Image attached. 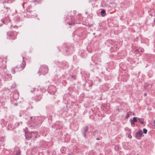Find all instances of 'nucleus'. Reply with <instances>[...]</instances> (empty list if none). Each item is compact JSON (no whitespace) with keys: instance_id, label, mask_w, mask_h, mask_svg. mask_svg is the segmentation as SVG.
<instances>
[{"instance_id":"1","label":"nucleus","mask_w":155,"mask_h":155,"mask_svg":"<svg viewBox=\"0 0 155 155\" xmlns=\"http://www.w3.org/2000/svg\"><path fill=\"white\" fill-rule=\"evenodd\" d=\"M48 66L46 65H43L41 66L38 73L39 74V75L41 74L43 75H45L48 72Z\"/></svg>"},{"instance_id":"2","label":"nucleus","mask_w":155,"mask_h":155,"mask_svg":"<svg viewBox=\"0 0 155 155\" xmlns=\"http://www.w3.org/2000/svg\"><path fill=\"white\" fill-rule=\"evenodd\" d=\"M8 38L14 40L16 38L17 33L15 31H9L7 32Z\"/></svg>"},{"instance_id":"3","label":"nucleus","mask_w":155,"mask_h":155,"mask_svg":"<svg viewBox=\"0 0 155 155\" xmlns=\"http://www.w3.org/2000/svg\"><path fill=\"white\" fill-rule=\"evenodd\" d=\"M8 3H7V4H4V7L2 10V11L3 12V14L6 15L7 13L8 12L10 11V8L9 6H8Z\"/></svg>"},{"instance_id":"4","label":"nucleus","mask_w":155,"mask_h":155,"mask_svg":"<svg viewBox=\"0 0 155 155\" xmlns=\"http://www.w3.org/2000/svg\"><path fill=\"white\" fill-rule=\"evenodd\" d=\"M26 66V63L24 61L20 64H18L16 66V68H17L19 71L22 70Z\"/></svg>"},{"instance_id":"5","label":"nucleus","mask_w":155,"mask_h":155,"mask_svg":"<svg viewBox=\"0 0 155 155\" xmlns=\"http://www.w3.org/2000/svg\"><path fill=\"white\" fill-rule=\"evenodd\" d=\"M36 134L37 133H35V132L33 131H31V133H26V138L27 139L29 140H30V138L32 137H33V134Z\"/></svg>"},{"instance_id":"6","label":"nucleus","mask_w":155,"mask_h":155,"mask_svg":"<svg viewBox=\"0 0 155 155\" xmlns=\"http://www.w3.org/2000/svg\"><path fill=\"white\" fill-rule=\"evenodd\" d=\"M40 117H34V118H33L32 117H30V119H33V124H34V123L35 124H37L38 125H39V123L38 122H37V120H38V119H39V118H40Z\"/></svg>"},{"instance_id":"7","label":"nucleus","mask_w":155,"mask_h":155,"mask_svg":"<svg viewBox=\"0 0 155 155\" xmlns=\"http://www.w3.org/2000/svg\"><path fill=\"white\" fill-rule=\"evenodd\" d=\"M88 127L87 126H86L84 127L83 128L84 131L83 132V134L84 137L85 138L86 137V134L88 130Z\"/></svg>"},{"instance_id":"8","label":"nucleus","mask_w":155,"mask_h":155,"mask_svg":"<svg viewBox=\"0 0 155 155\" xmlns=\"http://www.w3.org/2000/svg\"><path fill=\"white\" fill-rule=\"evenodd\" d=\"M48 89L49 90H51V89L53 91H53V94L54 93L57 91L56 87L53 85H51L49 86Z\"/></svg>"},{"instance_id":"9","label":"nucleus","mask_w":155,"mask_h":155,"mask_svg":"<svg viewBox=\"0 0 155 155\" xmlns=\"http://www.w3.org/2000/svg\"><path fill=\"white\" fill-rule=\"evenodd\" d=\"M34 9V8H33L31 5H30L27 7V11L28 12H29L30 13L32 12V11Z\"/></svg>"},{"instance_id":"10","label":"nucleus","mask_w":155,"mask_h":155,"mask_svg":"<svg viewBox=\"0 0 155 155\" xmlns=\"http://www.w3.org/2000/svg\"><path fill=\"white\" fill-rule=\"evenodd\" d=\"M19 70L16 68V67H13L11 69L12 73L13 74H15L16 72H18Z\"/></svg>"},{"instance_id":"11","label":"nucleus","mask_w":155,"mask_h":155,"mask_svg":"<svg viewBox=\"0 0 155 155\" xmlns=\"http://www.w3.org/2000/svg\"><path fill=\"white\" fill-rule=\"evenodd\" d=\"M142 134V132L141 130L139 131L136 133V137H140L141 136Z\"/></svg>"},{"instance_id":"12","label":"nucleus","mask_w":155,"mask_h":155,"mask_svg":"<svg viewBox=\"0 0 155 155\" xmlns=\"http://www.w3.org/2000/svg\"><path fill=\"white\" fill-rule=\"evenodd\" d=\"M32 11V12L30 13V15L32 16H34V17L37 16V15H36V12L35 10V9H34Z\"/></svg>"},{"instance_id":"13","label":"nucleus","mask_w":155,"mask_h":155,"mask_svg":"<svg viewBox=\"0 0 155 155\" xmlns=\"http://www.w3.org/2000/svg\"><path fill=\"white\" fill-rule=\"evenodd\" d=\"M144 49L142 48H139L135 51V53H137V52H143L144 51Z\"/></svg>"},{"instance_id":"14","label":"nucleus","mask_w":155,"mask_h":155,"mask_svg":"<svg viewBox=\"0 0 155 155\" xmlns=\"http://www.w3.org/2000/svg\"><path fill=\"white\" fill-rule=\"evenodd\" d=\"M101 14L102 16H104L106 15L105 10L102 9L101 12Z\"/></svg>"},{"instance_id":"15","label":"nucleus","mask_w":155,"mask_h":155,"mask_svg":"<svg viewBox=\"0 0 155 155\" xmlns=\"http://www.w3.org/2000/svg\"><path fill=\"white\" fill-rule=\"evenodd\" d=\"M41 98V95H37L35 99L36 101H40Z\"/></svg>"},{"instance_id":"16","label":"nucleus","mask_w":155,"mask_h":155,"mask_svg":"<svg viewBox=\"0 0 155 155\" xmlns=\"http://www.w3.org/2000/svg\"><path fill=\"white\" fill-rule=\"evenodd\" d=\"M137 119L141 123V124H143L144 123V119L143 118H137Z\"/></svg>"},{"instance_id":"17","label":"nucleus","mask_w":155,"mask_h":155,"mask_svg":"<svg viewBox=\"0 0 155 155\" xmlns=\"http://www.w3.org/2000/svg\"><path fill=\"white\" fill-rule=\"evenodd\" d=\"M98 131L97 130H96L93 132V135L94 136H96L98 134Z\"/></svg>"},{"instance_id":"18","label":"nucleus","mask_w":155,"mask_h":155,"mask_svg":"<svg viewBox=\"0 0 155 155\" xmlns=\"http://www.w3.org/2000/svg\"><path fill=\"white\" fill-rule=\"evenodd\" d=\"M2 2L3 4L8 3L6 0H0V3H1Z\"/></svg>"},{"instance_id":"19","label":"nucleus","mask_w":155,"mask_h":155,"mask_svg":"<svg viewBox=\"0 0 155 155\" xmlns=\"http://www.w3.org/2000/svg\"><path fill=\"white\" fill-rule=\"evenodd\" d=\"M137 117H134L133 118V120H132L134 122H137Z\"/></svg>"},{"instance_id":"20","label":"nucleus","mask_w":155,"mask_h":155,"mask_svg":"<svg viewBox=\"0 0 155 155\" xmlns=\"http://www.w3.org/2000/svg\"><path fill=\"white\" fill-rule=\"evenodd\" d=\"M143 131L144 134H146L147 132V130L145 128H143Z\"/></svg>"},{"instance_id":"21","label":"nucleus","mask_w":155,"mask_h":155,"mask_svg":"<svg viewBox=\"0 0 155 155\" xmlns=\"http://www.w3.org/2000/svg\"><path fill=\"white\" fill-rule=\"evenodd\" d=\"M15 154V155H21V151L19 150H18Z\"/></svg>"},{"instance_id":"22","label":"nucleus","mask_w":155,"mask_h":155,"mask_svg":"<svg viewBox=\"0 0 155 155\" xmlns=\"http://www.w3.org/2000/svg\"><path fill=\"white\" fill-rule=\"evenodd\" d=\"M35 133H37V134H33V137H34L35 138H36L37 137V134L38 132L36 131V132H35Z\"/></svg>"},{"instance_id":"23","label":"nucleus","mask_w":155,"mask_h":155,"mask_svg":"<svg viewBox=\"0 0 155 155\" xmlns=\"http://www.w3.org/2000/svg\"><path fill=\"white\" fill-rule=\"evenodd\" d=\"M130 121L131 122V124L135 125V123L132 120V119H130Z\"/></svg>"},{"instance_id":"24","label":"nucleus","mask_w":155,"mask_h":155,"mask_svg":"<svg viewBox=\"0 0 155 155\" xmlns=\"http://www.w3.org/2000/svg\"><path fill=\"white\" fill-rule=\"evenodd\" d=\"M76 78V77L75 75H73L72 76V78L73 79V80H75Z\"/></svg>"},{"instance_id":"25","label":"nucleus","mask_w":155,"mask_h":155,"mask_svg":"<svg viewBox=\"0 0 155 155\" xmlns=\"http://www.w3.org/2000/svg\"><path fill=\"white\" fill-rule=\"evenodd\" d=\"M128 137L130 139H131L132 138V136L130 134H129L128 135Z\"/></svg>"},{"instance_id":"26","label":"nucleus","mask_w":155,"mask_h":155,"mask_svg":"<svg viewBox=\"0 0 155 155\" xmlns=\"http://www.w3.org/2000/svg\"><path fill=\"white\" fill-rule=\"evenodd\" d=\"M68 155H74V154L72 153L71 152L69 153H68Z\"/></svg>"},{"instance_id":"27","label":"nucleus","mask_w":155,"mask_h":155,"mask_svg":"<svg viewBox=\"0 0 155 155\" xmlns=\"http://www.w3.org/2000/svg\"><path fill=\"white\" fill-rule=\"evenodd\" d=\"M38 2L37 0H34L33 2H34L35 4H37V2Z\"/></svg>"},{"instance_id":"28","label":"nucleus","mask_w":155,"mask_h":155,"mask_svg":"<svg viewBox=\"0 0 155 155\" xmlns=\"http://www.w3.org/2000/svg\"><path fill=\"white\" fill-rule=\"evenodd\" d=\"M129 115H130V114L128 113L127 114V116L126 117V118H128V117H129Z\"/></svg>"},{"instance_id":"29","label":"nucleus","mask_w":155,"mask_h":155,"mask_svg":"<svg viewBox=\"0 0 155 155\" xmlns=\"http://www.w3.org/2000/svg\"><path fill=\"white\" fill-rule=\"evenodd\" d=\"M26 3V2H24V3H23V4H22V6H23L24 8V5Z\"/></svg>"},{"instance_id":"30","label":"nucleus","mask_w":155,"mask_h":155,"mask_svg":"<svg viewBox=\"0 0 155 155\" xmlns=\"http://www.w3.org/2000/svg\"><path fill=\"white\" fill-rule=\"evenodd\" d=\"M18 105V104L17 103H15L14 105L15 106H17Z\"/></svg>"},{"instance_id":"31","label":"nucleus","mask_w":155,"mask_h":155,"mask_svg":"<svg viewBox=\"0 0 155 155\" xmlns=\"http://www.w3.org/2000/svg\"><path fill=\"white\" fill-rule=\"evenodd\" d=\"M147 94L146 93H145L144 94V96H147Z\"/></svg>"},{"instance_id":"32","label":"nucleus","mask_w":155,"mask_h":155,"mask_svg":"<svg viewBox=\"0 0 155 155\" xmlns=\"http://www.w3.org/2000/svg\"><path fill=\"white\" fill-rule=\"evenodd\" d=\"M96 140H100V139L99 138H96Z\"/></svg>"},{"instance_id":"33","label":"nucleus","mask_w":155,"mask_h":155,"mask_svg":"<svg viewBox=\"0 0 155 155\" xmlns=\"http://www.w3.org/2000/svg\"><path fill=\"white\" fill-rule=\"evenodd\" d=\"M66 51H67V52H68V51H68V49H67V50H66Z\"/></svg>"},{"instance_id":"34","label":"nucleus","mask_w":155,"mask_h":155,"mask_svg":"<svg viewBox=\"0 0 155 155\" xmlns=\"http://www.w3.org/2000/svg\"><path fill=\"white\" fill-rule=\"evenodd\" d=\"M69 25H71V24L70 23V22H69Z\"/></svg>"}]
</instances>
